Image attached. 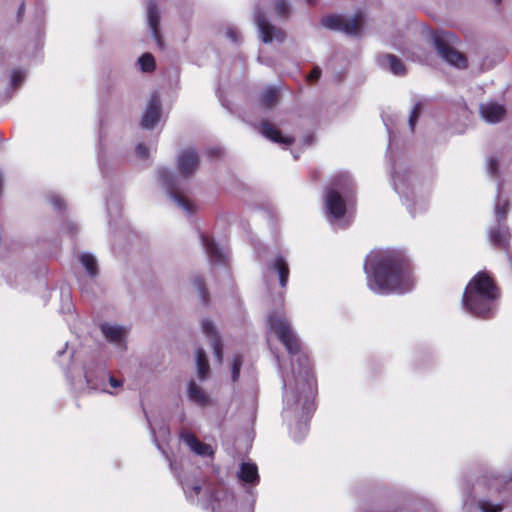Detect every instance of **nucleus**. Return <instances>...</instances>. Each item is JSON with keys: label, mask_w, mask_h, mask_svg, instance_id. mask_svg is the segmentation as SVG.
Returning <instances> with one entry per match:
<instances>
[{"label": "nucleus", "mask_w": 512, "mask_h": 512, "mask_svg": "<svg viewBox=\"0 0 512 512\" xmlns=\"http://www.w3.org/2000/svg\"><path fill=\"white\" fill-rule=\"evenodd\" d=\"M498 192L496 196V204H495V214L497 218V222L501 223L506 218L509 208V202L507 199H502L501 196V186L498 184Z\"/></svg>", "instance_id": "obj_28"}, {"label": "nucleus", "mask_w": 512, "mask_h": 512, "mask_svg": "<svg viewBox=\"0 0 512 512\" xmlns=\"http://www.w3.org/2000/svg\"><path fill=\"white\" fill-rule=\"evenodd\" d=\"M497 4L501 1V0H494Z\"/></svg>", "instance_id": "obj_48"}, {"label": "nucleus", "mask_w": 512, "mask_h": 512, "mask_svg": "<svg viewBox=\"0 0 512 512\" xmlns=\"http://www.w3.org/2000/svg\"><path fill=\"white\" fill-rule=\"evenodd\" d=\"M187 396L191 402L201 407L209 406L212 402L210 395L195 380L189 381Z\"/></svg>", "instance_id": "obj_20"}, {"label": "nucleus", "mask_w": 512, "mask_h": 512, "mask_svg": "<svg viewBox=\"0 0 512 512\" xmlns=\"http://www.w3.org/2000/svg\"><path fill=\"white\" fill-rule=\"evenodd\" d=\"M379 65L394 75H404L405 74V65L404 63L395 55L385 54L378 58Z\"/></svg>", "instance_id": "obj_23"}, {"label": "nucleus", "mask_w": 512, "mask_h": 512, "mask_svg": "<svg viewBox=\"0 0 512 512\" xmlns=\"http://www.w3.org/2000/svg\"><path fill=\"white\" fill-rule=\"evenodd\" d=\"M66 348H67V343L65 344V347L62 350L57 352L58 356H61L65 352Z\"/></svg>", "instance_id": "obj_44"}, {"label": "nucleus", "mask_w": 512, "mask_h": 512, "mask_svg": "<svg viewBox=\"0 0 512 512\" xmlns=\"http://www.w3.org/2000/svg\"><path fill=\"white\" fill-rule=\"evenodd\" d=\"M431 39L437 53L448 64L457 68L467 67L465 55L455 49L459 43V39L455 34L445 30H438L432 33Z\"/></svg>", "instance_id": "obj_8"}, {"label": "nucleus", "mask_w": 512, "mask_h": 512, "mask_svg": "<svg viewBox=\"0 0 512 512\" xmlns=\"http://www.w3.org/2000/svg\"><path fill=\"white\" fill-rule=\"evenodd\" d=\"M226 36L234 43L238 42V33L234 28H228Z\"/></svg>", "instance_id": "obj_41"}, {"label": "nucleus", "mask_w": 512, "mask_h": 512, "mask_svg": "<svg viewBox=\"0 0 512 512\" xmlns=\"http://www.w3.org/2000/svg\"><path fill=\"white\" fill-rule=\"evenodd\" d=\"M508 231L498 222V226L489 230V241L492 245L506 248Z\"/></svg>", "instance_id": "obj_24"}, {"label": "nucleus", "mask_w": 512, "mask_h": 512, "mask_svg": "<svg viewBox=\"0 0 512 512\" xmlns=\"http://www.w3.org/2000/svg\"><path fill=\"white\" fill-rule=\"evenodd\" d=\"M99 329L105 341L117 352L123 353L126 351L129 335L128 327L115 322H102Z\"/></svg>", "instance_id": "obj_10"}, {"label": "nucleus", "mask_w": 512, "mask_h": 512, "mask_svg": "<svg viewBox=\"0 0 512 512\" xmlns=\"http://www.w3.org/2000/svg\"><path fill=\"white\" fill-rule=\"evenodd\" d=\"M108 381H109V385L111 388L113 389H119L123 386V381L122 380H119V379H116L112 376H109L107 377Z\"/></svg>", "instance_id": "obj_40"}, {"label": "nucleus", "mask_w": 512, "mask_h": 512, "mask_svg": "<svg viewBox=\"0 0 512 512\" xmlns=\"http://www.w3.org/2000/svg\"><path fill=\"white\" fill-rule=\"evenodd\" d=\"M392 181L394 190L404 200L412 217L421 215L428 210V194L423 192L422 186L416 181L410 170L402 165H395Z\"/></svg>", "instance_id": "obj_6"}, {"label": "nucleus", "mask_w": 512, "mask_h": 512, "mask_svg": "<svg viewBox=\"0 0 512 512\" xmlns=\"http://www.w3.org/2000/svg\"><path fill=\"white\" fill-rule=\"evenodd\" d=\"M202 331L206 335V337L209 339L211 346L213 348V354L216 360L219 363L223 362V349L222 344L220 341V337L218 335V332L215 328V325L213 322H211L208 319H204L201 323Z\"/></svg>", "instance_id": "obj_15"}, {"label": "nucleus", "mask_w": 512, "mask_h": 512, "mask_svg": "<svg viewBox=\"0 0 512 512\" xmlns=\"http://www.w3.org/2000/svg\"><path fill=\"white\" fill-rule=\"evenodd\" d=\"M499 169V163L497 158L489 157L487 159V171L491 176H497Z\"/></svg>", "instance_id": "obj_35"}, {"label": "nucleus", "mask_w": 512, "mask_h": 512, "mask_svg": "<svg viewBox=\"0 0 512 512\" xmlns=\"http://www.w3.org/2000/svg\"><path fill=\"white\" fill-rule=\"evenodd\" d=\"M321 76V69L318 67H315L310 74L307 76V80L310 82L316 81Z\"/></svg>", "instance_id": "obj_39"}, {"label": "nucleus", "mask_w": 512, "mask_h": 512, "mask_svg": "<svg viewBox=\"0 0 512 512\" xmlns=\"http://www.w3.org/2000/svg\"><path fill=\"white\" fill-rule=\"evenodd\" d=\"M278 101L277 90L273 87H268L261 95L260 102L265 108H271L276 105Z\"/></svg>", "instance_id": "obj_29"}, {"label": "nucleus", "mask_w": 512, "mask_h": 512, "mask_svg": "<svg viewBox=\"0 0 512 512\" xmlns=\"http://www.w3.org/2000/svg\"><path fill=\"white\" fill-rule=\"evenodd\" d=\"M477 506L481 512H501L503 510L501 504L494 503L488 499L479 500Z\"/></svg>", "instance_id": "obj_31"}, {"label": "nucleus", "mask_w": 512, "mask_h": 512, "mask_svg": "<svg viewBox=\"0 0 512 512\" xmlns=\"http://www.w3.org/2000/svg\"><path fill=\"white\" fill-rule=\"evenodd\" d=\"M196 369L200 380H205L210 372V366L205 351L202 348L196 351Z\"/></svg>", "instance_id": "obj_25"}, {"label": "nucleus", "mask_w": 512, "mask_h": 512, "mask_svg": "<svg viewBox=\"0 0 512 512\" xmlns=\"http://www.w3.org/2000/svg\"><path fill=\"white\" fill-rule=\"evenodd\" d=\"M161 115V102L159 96L154 93L148 100L146 109L142 116V127L152 129L159 121Z\"/></svg>", "instance_id": "obj_14"}, {"label": "nucleus", "mask_w": 512, "mask_h": 512, "mask_svg": "<svg viewBox=\"0 0 512 512\" xmlns=\"http://www.w3.org/2000/svg\"><path fill=\"white\" fill-rule=\"evenodd\" d=\"M309 4H313L315 0H306Z\"/></svg>", "instance_id": "obj_46"}, {"label": "nucleus", "mask_w": 512, "mask_h": 512, "mask_svg": "<svg viewBox=\"0 0 512 512\" xmlns=\"http://www.w3.org/2000/svg\"><path fill=\"white\" fill-rule=\"evenodd\" d=\"M192 281H193L194 287L199 292V295H200L201 299L203 301H205L206 300L207 292H206V289L204 287V283H203L202 277L201 276H195Z\"/></svg>", "instance_id": "obj_34"}, {"label": "nucleus", "mask_w": 512, "mask_h": 512, "mask_svg": "<svg viewBox=\"0 0 512 512\" xmlns=\"http://www.w3.org/2000/svg\"><path fill=\"white\" fill-rule=\"evenodd\" d=\"M83 369L84 378L88 389L97 392H105L111 395L114 394L113 391H110L106 388L108 372L106 369V365L102 360L90 359L85 363Z\"/></svg>", "instance_id": "obj_9"}, {"label": "nucleus", "mask_w": 512, "mask_h": 512, "mask_svg": "<svg viewBox=\"0 0 512 512\" xmlns=\"http://www.w3.org/2000/svg\"><path fill=\"white\" fill-rule=\"evenodd\" d=\"M322 24L329 29L340 30L349 35H356L361 29L362 18L360 15L354 17L331 15L325 17L322 20Z\"/></svg>", "instance_id": "obj_12"}, {"label": "nucleus", "mask_w": 512, "mask_h": 512, "mask_svg": "<svg viewBox=\"0 0 512 512\" xmlns=\"http://www.w3.org/2000/svg\"><path fill=\"white\" fill-rule=\"evenodd\" d=\"M420 111H421V104L416 103L410 113V116H409V127H410L411 131L414 130L416 121L420 115Z\"/></svg>", "instance_id": "obj_33"}, {"label": "nucleus", "mask_w": 512, "mask_h": 512, "mask_svg": "<svg viewBox=\"0 0 512 512\" xmlns=\"http://www.w3.org/2000/svg\"><path fill=\"white\" fill-rule=\"evenodd\" d=\"M79 260L88 276L94 279L98 275V263L95 256L85 252L80 255Z\"/></svg>", "instance_id": "obj_26"}, {"label": "nucleus", "mask_w": 512, "mask_h": 512, "mask_svg": "<svg viewBox=\"0 0 512 512\" xmlns=\"http://www.w3.org/2000/svg\"><path fill=\"white\" fill-rule=\"evenodd\" d=\"M26 79V72L23 71V70H13L12 73H11V81H10V84H11V87L13 88H18L19 86L22 85V83L25 81Z\"/></svg>", "instance_id": "obj_32"}, {"label": "nucleus", "mask_w": 512, "mask_h": 512, "mask_svg": "<svg viewBox=\"0 0 512 512\" xmlns=\"http://www.w3.org/2000/svg\"><path fill=\"white\" fill-rule=\"evenodd\" d=\"M181 440L186 444V446L196 455L201 457H212L214 455V450L212 446L206 443L200 442L192 433L190 432H182Z\"/></svg>", "instance_id": "obj_16"}, {"label": "nucleus", "mask_w": 512, "mask_h": 512, "mask_svg": "<svg viewBox=\"0 0 512 512\" xmlns=\"http://www.w3.org/2000/svg\"><path fill=\"white\" fill-rule=\"evenodd\" d=\"M49 201L55 209H61L64 207V200L59 195H51L49 197Z\"/></svg>", "instance_id": "obj_38"}, {"label": "nucleus", "mask_w": 512, "mask_h": 512, "mask_svg": "<svg viewBox=\"0 0 512 512\" xmlns=\"http://www.w3.org/2000/svg\"><path fill=\"white\" fill-rule=\"evenodd\" d=\"M289 265L287 260L281 255H275L267 264L264 272V278L269 281L272 277L277 276L280 287L285 289L289 278Z\"/></svg>", "instance_id": "obj_13"}, {"label": "nucleus", "mask_w": 512, "mask_h": 512, "mask_svg": "<svg viewBox=\"0 0 512 512\" xmlns=\"http://www.w3.org/2000/svg\"><path fill=\"white\" fill-rule=\"evenodd\" d=\"M198 164V154L194 149L188 148L183 150L177 158V165L181 176L174 175L166 168H159L157 170L159 183L175 205L187 215H191L195 211V206L186 195V178L196 171Z\"/></svg>", "instance_id": "obj_3"}, {"label": "nucleus", "mask_w": 512, "mask_h": 512, "mask_svg": "<svg viewBox=\"0 0 512 512\" xmlns=\"http://www.w3.org/2000/svg\"><path fill=\"white\" fill-rule=\"evenodd\" d=\"M135 153L138 158L143 160L149 157V149L143 143L136 146Z\"/></svg>", "instance_id": "obj_37"}, {"label": "nucleus", "mask_w": 512, "mask_h": 512, "mask_svg": "<svg viewBox=\"0 0 512 512\" xmlns=\"http://www.w3.org/2000/svg\"><path fill=\"white\" fill-rule=\"evenodd\" d=\"M22 10H23V5H22V6L20 7V9H19V13H21V12H22Z\"/></svg>", "instance_id": "obj_47"}, {"label": "nucleus", "mask_w": 512, "mask_h": 512, "mask_svg": "<svg viewBox=\"0 0 512 512\" xmlns=\"http://www.w3.org/2000/svg\"><path fill=\"white\" fill-rule=\"evenodd\" d=\"M276 11L279 16H286L290 11V6L286 0L276 1Z\"/></svg>", "instance_id": "obj_36"}, {"label": "nucleus", "mask_w": 512, "mask_h": 512, "mask_svg": "<svg viewBox=\"0 0 512 512\" xmlns=\"http://www.w3.org/2000/svg\"><path fill=\"white\" fill-rule=\"evenodd\" d=\"M267 326L274 332L292 357L291 374L282 372L285 418L300 417L291 433L301 441L308 431L307 423L314 411L316 382L311 371L308 356L302 351L300 340L290 322L281 310L273 311L267 319Z\"/></svg>", "instance_id": "obj_1"}, {"label": "nucleus", "mask_w": 512, "mask_h": 512, "mask_svg": "<svg viewBox=\"0 0 512 512\" xmlns=\"http://www.w3.org/2000/svg\"><path fill=\"white\" fill-rule=\"evenodd\" d=\"M499 298V289L492 278L486 272H478L463 292L462 307L471 315L488 319L495 314Z\"/></svg>", "instance_id": "obj_4"}, {"label": "nucleus", "mask_w": 512, "mask_h": 512, "mask_svg": "<svg viewBox=\"0 0 512 512\" xmlns=\"http://www.w3.org/2000/svg\"><path fill=\"white\" fill-rule=\"evenodd\" d=\"M237 477L246 486H256L259 483L258 468L255 463L242 462Z\"/></svg>", "instance_id": "obj_18"}, {"label": "nucleus", "mask_w": 512, "mask_h": 512, "mask_svg": "<svg viewBox=\"0 0 512 512\" xmlns=\"http://www.w3.org/2000/svg\"><path fill=\"white\" fill-rule=\"evenodd\" d=\"M181 485L186 498L199 504L202 508H211L212 512H224L232 504L231 495L223 489H214L208 483H201L199 480L184 478Z\"/></svg>", "instance_id": "obj_7"}, {"label": "nucleus", "mask_w": 512, "mask_h": 512, "mask_svg": "<svg viewBox=\"0 0 512 512\" xmlns=\"http://www.w3.org/2000/svg\"><path fill=\"white\" fill-rule=\"evenodd\" d=\"M353 195V181L348 173H339L326 189L324 206L327 220L335 228L348 224L346 217Z\"/></svg>", "instance_id": "obj_5"}, {"label": "nucleus", "mask_w": 512, "mask_h": 512, "mask_svg": "<svg viewBox=\"0 0 512 512\" xmlns=\"http://www.w3.org/2000/svg\"><path fill=\"white\" fill-rule=\"evenodd\" d=\"M244 363V357L241 353H234L228 359V367L231 373L232 382H237L240 376V370Z\"/></svg>", "instance_id": "obj_27"}, {"label": "nucleus", "mask_w": 512, "mask_h": 512, "mask_svg": "<svg viewBox=\"0 0 512 512\" xmlns=\"http://www.w3.org/2000/svg\"><path fill=\"white\" fill-rule=\"evenodd\" d=\"M254 21L258 28L259 36L264 43H282L285 40V31L272 25L262 11L257 10L255 12Z\"/></svg>", "instance_id": "obj_11"}, {"label": "nucleus", "mask_w": 512, "mask_h": 512, "mask_svg": "<svg viewBox=\"0 0 512 512\" xmlns=\"http://www.w3.org/2000/svg\"><path fill=\"white\" fill-rule=\"evenodd\" d=\"M80 287H81V290L84 291V292H88L89 291V289L85 285H83V284H80Z\"/></svg>", "instance_id": "obj_45"}, {"label": "nucleus", "mask_w": 512, "mask_h": 512, "mask_svg": "<svg viewBox=\"0 0 512 512\" xmlns=\"http://www.w3.org/2000/svg\"><path fill=\"white\" fill-rule=\"evenodd\" d=\"M368 288L379 295L405 294L414 287L409 259L393 250L371 251L364 262Z\"/></svg>", "instance_id": "obj_2"}, {"label": "nucleus", "mask_w": 512, "mask_h": 512, "mask_svg": "<svg viewBox=\"0 0 512 512\" xmlns=\"http://www.w3.org/2000/svg\"><path fill=\"white\" fill-rule=\"evenodd\" d=\"M138 65L143 72H151L155 68V60L152 54L144 53L138 59Z\"/></svg>", "instance_id": "obj_30"}, {"label": "nucleus", "mask_w": 512, "mask_h": 512, "mask_svg": "<svg viewBox=\"0 0 512 512\" xmlns=\"http://www.w3.org/2000/svg\"><path fill=\"white\" fill-rule=\"evenodd\" d=\"M260 132L265 138L280 145H290L294 141L292 137L282 135L281 131L269 122L261 124Z\"/></svg>", "instance_id": "obj_22"}, {"label": "nucleus", "mask_w": 512, "mask_h": 512, "mask_svg": "<svg viewBox=\"0 0 512 512\" xmlns=\"http://www.w3.org/2000/svg\"><path fill=\"white\" fill-rule=\"evenodd\" d=\"M147 23L151 34L158 44H161L160 37V10L153 1H148L146 5Z\"/></svg>", "instance_id": "obj_17"}, {"label": "nucleus", "mask_w": 512, "mask_h": 512, "mask_svg": "<svg viewBox=\"0 0 512 512\" xmlns=\"http://www.w3.org/2000/svg\"><path fill=\"white\" fill-rule=\"evenodd\" d=\"M480 114L484 121L494 124L503 119L505 108L498 103L488 102L480 105Z\"/></svg>", "instance_id": "obj_19"}, {"label": "nucleus", "mask_w": 512, "mask_h": 512, "mask_svg": "<svg viewBox=\"0 0 512 512\" xmlns=\"http://www.w3.org/2000/svg\"><path fill=\"white\" fill-rule=\"evenodd\" d=\"M201 242L203 248L212 263L224 264L226 255L222 248H220L212 238L207 235H201Z\"/></svg>", "instance_id": "obj_21"}, {"label": "nucleus", "mask_w": 512, "mask_h": 512, "mask_svg": "<svg viewBox=\"0 0 512 512\" xmlns=\"http://www.w3.org/2000/svg\"><path fill=\"white\" fill-rule=\"evenodd\" d=\"M3 181H4V179H3V175H2V173L0 172V195H1V194H2V192H3Z\"/></svg>", "instance_id": "obj_42"}, {"label": "nucleus", "mask_w": 512, "mask_h": 512, "mask_svg": "<svg viewBox=\"0 0 512 512\" xmlns=\"http://www.w3.org/2000/svg\"><path fill=\"white\" fill-rule=\"evenodd\" d=\"M4 58H5L4 53H3L2 51H0V65H1V66L3 65Z\"/></svg>", "instance_id": "obj_43"}]
</instances>
